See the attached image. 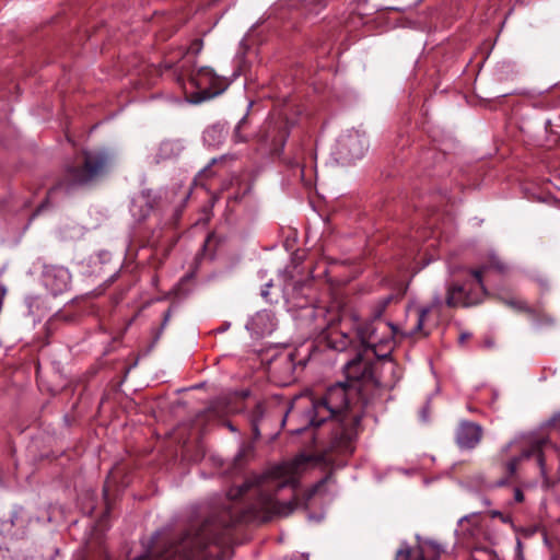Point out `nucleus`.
Here are the masks:
<instances>
[{
    "mask_svg": "<svg viewBox=\"0 0 560 560\" xmlns=\"http://www.w3.org/2000/svg\"><path fill=\"white\" fill-rule=\"evenodd\" d=\"M168 317H170V313H167V314L165 315V318H164V325H165V324H166V322L168 320Z\"/></svg>",
    "mask_w": 560,
    "mask_h": 560,
    "instance_id": "obj_38",
    "label": "nucleus"
},
{
    "mask_svg": "<svg viewBox=\"0 0 560 560\" xmlns=\"http://www.w3.org/2000/svg\"><path fill=\"white\" fill-rule=\"evenodd\" d=\"M393 300V295L389 294L385 298H382L378 302H377V306H376V310L374 312V316L375 317H380L382 315V313L384 312V310L387 307V305L392 302Z\"/></svg>",
    "mask_w": 560,
    "mask_h": 560,
    "instance_id": "obj_25",
    "label": "nucleus"
},
{
    "mask_svg": "<svg viewBox=\"0 0 560 560\" xmlns=\"http://www.w3.org/2000/svg\"><path fill=\"white\" fill-rule=\"evenodd\" d=\"M277 327L275 315L268 311L257 312L247 323L246 328L256 337L270 335Z\"/></svg>",
    "mask_w": 560,
    "mask_h": 560,
    "instance_id": "obj_13",
    "label": "nucleus"
},
{
    "mask_svg": "<svg viewBox=\"0 0 560 560\" xmlns=\"http://www.w3.org/2000/svg\"><path fill=\"white\" fill-rule=\"evenodd\" d=\"M506 483H508V479H506V478H504V479L499 480V481L497 482V486L501 487V486H504V485H506Z\"/></svg>",
    "mask_w": 560,
    "mask_h": 560,
    "instance_id": "obj_32",
    "label": "nucleus"
},
{
    "mask_svg": "<svg viewBox=\"0 0 560 560\" xmlns=\"http://www.w3.org/2000/svg\"><path fill=\"white\" fill-rule=\"evenodd\" d=\"M490 269H495L503 273L506 270V265L495 254L491 253L486 265L471 271V276L474 277L475 282L480 287L481 291H483V276Z\"/></svg>",
    "mask_w": 560,
    "mask_h": 560,
    "instance_id": "obj_19",
    "label": "nucleus"
},
{
    "mask_svg": "<svg viewBox=\"0 0 560 560\" xmlns=\"http://www.w3.org/2000/svg\"><path fill=\"white\" fill-rule=\"evenodd\" d=\"M420 418L422 421H428L429 419V407L424 406L422 410L420 411Z\"/></svg>",
    "mask_w": 560,
    "mask_h": 560,
    "instance_id": "obj_28",
    "label": "nucleus"
},
{
    "mask_svg": "<svg viewBox=\"0 0 560 560\" xmlns=\"http://www.w3.org/2000/svg\"><path fill=\"white\" fill-rule=\"evenodd\" d=\"M43 283L52 294L59 295L70 288L71 275L69 270L61 266H46L43 271Z\"/></svg>",
    "mask_w": 560,
    "mask_h": 560,
    "instance_id": "obj_11",
    "label": "nucleus"
},
{
    "mask_svg": "<svg viewBox=\"0 0 560 560\" xmlns=\"http://www.w3.org/2000/svg\"><path fill=\"white\" fill-rule=\"evenodd\" d=\"M369 148V141L359 130H349L341 135L337 141L336 154L343 164H352L363 158Z\"/></svg>",
    "mask_w": 560,
    "mask_h": 560,
    "instance_id": "obj_9",
    "label": "nucleus"
},
{
    "mask_svg": "<svg viewBox=\"0 0 560 560\" xmlns=\"http://www.w3.org/2000/svg\"><path fill=\"white\" fill-rule=\"evenodd\" d=\"M547 445H551V442L548 438L530 434L528 436L523 438L520 441H514L503 446L501 450L502 455L508 454L510 448H512L513 446H518L521 451L518 455L513 456L505 464V469L509 476H513L516 472L517 466L523 459H528L532 456H535L541 476L546 477L547 467L544 448Z\"/></svg>",
    "mask_w": 560,
    "mask_h": 560,
    "instance_id": "obj_7",
    "label": "nucleus"
},
{
    "mask_svg": "<svg viewBox=\"0 0 560 560\" xmlns=\"http://www.w3.org/2000/svg\"><path fill=\"white\" fill-rule=\"evenodd\" d=\"M357 325L358 318L350 315L342 316L337 323H331L323 332L327 347L336 351H345L353 346L358 350Z\"/></svg>",
    "mask_w": 560,
    "mask_h": 560,
    "instance_id": "obj_8",
    "label": "nucleus"
},
{
    "mask_svg": "<svg viewBox=\"0 0 560 560\" xmlns=\"http://www.w3.org/2000/svg\"><path fill=\"white\" fill-rule=\"evenodd\" d=\"M312 457L299 454L293 459L275 465L260 476H254L242 485L232 487L226 495L230 501H243L237 510L229 508L226 517L219 523L222 527L249 520L267 521L273 515L288 516L299 505L296 489L299 476Z\"/></svg>",
    "mask_w": 560,
    "mask_h": 560,
    "instance_id": "obj_1",
    "label": "nucleus"
},
{
    "mask_svg": "<svg viewBox=\"0 0 560 560\" xmlns=\"http://www.w3.org/2000/svg\"><path fill=\"white\" fill-rule=\"evenodd\" d=\"M434 305L428 307H418L415 310V323L408 330H406V335L408 336H420L427 337L431 332L432 326L429 323V315L432 312Z\"/></svg>",
    "mask_w": 560,
    "mask_h": 560,
    "instance_id": "obj_15",
    "label": "nucleus"
},
{
    "mask_svg": "<svg viewBox=\"0 0 560 560\" xmlns=\"http://www.w3.org/2000/svg\"><path fill=\"white\" fill-rule=\"evenodd\" d=\"M213 80V71L208 67L200 68L196 75L191 78V82L199 89H206Z\"/></svg>",
    "mask_w": 560,
    "mask_h": 560,
    "instance_id": "obj_20",
    "label": "nucleus"
},
{
    "mask_svg": "<svg viewBox=\"0 0 560 560\" xmlns=\"http://www.w3.org/2000/svg\"><path fill=\"white\" fill-rule=\"evenodd\" d=\"M184 150V144L179 139H167L160 143L158 152L155 154V162L160 163L176 159L180 155Z\"/></svg>",
    "mask_w": 560,
    "mask_h": 560,
    "instance_id": "obj_18",
    "label": "nucleus"
},
{
    "mask_svg": "<svg viewBox=\"0 0 560 560\" xmlns=\"http://www.w3.org/2000/svg\"><path fill=\"white\" fill-rule=\"evenodd\" d=\"M107 164L108 155L104 151H83L67 166L63 182L49 194L61 187L69 189L93 182L106 171Z\"/></svg>",
    "mask_w": 560,
    "mask_h": 560,
    "instance_id": "obj_4",
    "label": "nucleus"
},
{
    "mask_svg": "<svg viewBox=\"0 0 560 560\" xmlns=\"http://www.w3.org/2000/svg\"><path fill=\"white\" fill-rule=\"evenodd\" d=\"M553 427H559L560 430V415L556 416L551 420Z\"/></svg>",
    "mask_w": 560,
    "mask_h": 560,
    "instance_id": "obj_30",
    "label": "nucleus"
},
{
    "mask_svg": "<svg viewBox=\"0 0 560 560\" xmlns=\"http://www.w3.org/2000/svg\"><path fill=\"white\" fill-rule=\"evenodd\" d=\"M492 515L493 516H498V515H500V513L499 512H493Z\"/></svg>",
    "mask_w": 560,
    "mask_h": 560,
    "instance_id": "obj_39",
    "label": "nucleus"
},
{
    "mask_svg": "<svg viewBox=\"0 0 560 560\" xmlns=\"http://www.w3.org/2000/svg\"><path fill=\"white\" fill-rule=\"evenodd\" d=\"M208 525L198 530H188L179 541L172 542L160 553L148 550L139 560H195L197 555L211 541Z\"/></svg>",
    "mask_w": 560,
    "mask_h": 560,
    "instance_id": "obj_5",
    "label": "nucleus"
},
{
    "mask_svg": "<svg viewBox=\"0 0 560 560\" xmlns=\"http://www.w3.org/2000/svg\"><path fill=\"white\" fill-rule=\"evenodd\" d=\"M305 430V427L296 428L293 430L294 433L300 434Z\"/></svg>",
    "mask_w": 560,
    "mask_h": 560,
    "instance_id": "obj_33",
    "label": "nucleus"
},
{
    "mask_svg": "<svg viewBox=\"0 0 560 560\" xmlns=\"http://www.w3.org/2000/svg\"><path fill=\"white\" fill-rule=\"evenodd\" d=\"M253 452V447L249 444H243L234 457V469L238 470L243 467L244 463L247 460V457Z\"/></svg>",
    "mask_w": 560,
    "mask_h": 560,
    "instance_id": "obj_22",
    "label": "nucleus"
},
{
    "mask_svg": "<svg viewBox=\"0 0 560 560\" xmlns=\"http://www.w3.org/2000/svg\"><path fill=\"white\" fill-rule=\"evenodd\" d=\"M228 428L231 430V431H236V429L234 428V425L232 423H228Z\"/></svg>",
    "mask_w": 560,
    "mask_h": 560,
    "instance_id": "obj_36",
    "label": "nucleus"
},
{
    "mask_svg": "<svg viewBox=\"0 0 560 560\" xmlns=\"http://www.w3.org/2000/svg\"><path fill=\"white\" fill-rule=\"evenodd\" d=\"M203 140L208 144L214 145L222 140V128L220 126H212L205 130Z\"/></svg>",
    "mask_w": 560,
    "mask_h": 560,
    "instance_id": "obj_21",
    "label": "nucleus"
},
{
    "mask_svg": "<svg viewBox=\"0 0 560 560\" xmlns=\"http://www.w3.org/2000/svg\"><path fill=\"white\" fill-rule=\"evenodd\" d=\"M247 124V115H244L240 121L237 122V125L235 126V129H234V133H233V139L235 142H245L246 141V137L242 135V129L246 126Z\"/></svg>",
    "mask_w": 560,
    "mask_h": 560,
    "instance_id": "obj_23",
    "label": "nucleus"
},
{
    "mask_svg": "<svg viewBox=\"0 0 560 560\" xmlns=\"http://www.w3.org/2000/svg\"><path fill=\"white\" fill-rule=\"evenodd\" d=\"M272 285L271 282H268L265 284V289L261 290V296L264 299H267L268 298V294H269V288Z\"/></svg>",
    "mask_w": 560,
    "mask_h": 560,
    "instance_id": "obj_29",
    "label": "nucleus"
},
{
    "mask_svg": "<svg viewBox=\"0 0 560 560\" xmlns=\"http://www.w3.org/2000/svg\"><path fill=\"white\" fill-rule=\"evenodd\" d=\"M210 171V165L205 167L201 172H200V175H206L208 172Z\"/></svg>",
    "mask_w": 560,
    "mask_h": 560,
    "instance_id": "obj_34",
    "label": "nucleus"
},
{
    "mask_svg": "<svg viewBox=\"0 0 560 560\" xmlns=\"http://www.w3.org/2000/svg\"><path fill=\"white\" fill-rule=\"evenodd\" d=\"M482 429L479 424L463 421L456 432V442L460 448H474L481 440Z\"/></svg>",
    "mask_w": 560,
    "mask_h": 560,
    "instance_id": "obj_14",
    "label": "nucleus"
},
{
    "mask_svg": "<svg viewBox=\"0 0 560 560\" xmlns=\"http://www.w3.org/2000/svg\"><path fill=\"white\" fill-rule=\"evenodd\" d=\"M289 137V130L283 124L269 125L264 141L269 143L273 153H280Z\"/></svg>",
    "mask_w": 560,
    "mask_h": 560,
    "instance_id": "obj_17",
    "label": "nucleus"
},
{
    "mask_svg": "<svg viewBox=\"0 0 560 560\" xmlns=\"http://www.w3.org/2000/svg\"><path fill=\"white\" fill-rule=\"evenodd\" d=\"M355 337L358 339V350L368 355L371 353L380 359L386 358L393 349V340L386 323L375 320L361 323L358 319Z\"/></svg>",
    "mask_w": 560,
    "mask_h": 560,
    "instance_id": "obj_6",
    "label": "nucleus"
},
{
    "mask_svg": "<svg viewBox=\"0 0 560 560\" xmlns=\"http://www.w3.org/2000/svg\"><path fill=\"white\" fill-rule=\"evenodd\" d=\"M456 534L463 539L477 538L481 534L480 513L463 516L458 521Z\"/></svg>",
    "mask_w": 560,
    "mask_h": 560,
    "instance_id": "obj_16",
    "label": "nucleus"
},
{
    "mask_svg": "<svg viewBox=\"0 0 560 560\" xmlns=\"http://www.w3.org/2000/svg\"><path fill=\"white\" fill-rule=\"evenodd\" d=\"M164 67H165L166 69H171V68H172V65H171V63L165 62V63H164Z\"/></svg>",
    "mask_w": 560,
    "mask_h": 560,
    "instance_id": "obj_37",
    "label": "nucleus"
},
{
    "mask_svg": "<svg viewBox=\"0 0 560 560\" xmlns=\"http://www.w3.org/2000/svg\"><path fill=\"white\" fill-rule=\"evenodd\" d=\"M346 384L355 390L362 406H369L380 392V384L374 377L371 358L358 350L355 357L343 366Z\"/></svg>",
    "mask_w": 560,
    "mask_h": 560,
    "instance_id": "obj_3",
    "label": "nucleus"
},
{
    "mask_svg": "<svg viewBox=\"0 0 560 560\" xmlns=\"http://www.w3.org/2000/svg\"><path fill=\"white\" fill-rule=\"evenodd\" d=\"M362 402L358 400L355 390L343 382L328 387L326 394L319 399H311L306 410L307 423L319 427L328 419L338 420V425L331 440V447L340 453H351L352 442L358 434L362 412Z\"/></svg>",
    "mask_w": 560,
    "mask_h": 560,
    "instance_id": "obj_2",
    "label": "nucleus"
},
{
    "mask_svg": "<svg viewBox=\"0 0 560 560\" xmlns=\"http://www.w3.org/2000/svg\"><path fill=\"white\" fill-rule=\"evenodd\" d=\"M516 551L518 556L522 555V542L520 539L516 540Z\"/></svg>",
    "mask_w": 560,
    "mask_h": 560,
    "instance_id": "obj_31",
    "label": "nucleus"
},
{
    "mask_svg": "<svg viewBox=\"0 0 560 560\" xmlns=\"http://www.w3.org/2000/svg\"><path fill=\"white\" fill-rule=\"evenodd\" d=\"M504 303L516 311L530 312V310L527 307L526 303L521 300H506V301H504Z\"/></svg>",
    "mask_w": 560,
    "mask_h": 560,
    "instance_id": "obj_26",
    "label": "nucleus"
},
{
    "mask_svg": "<svg viewBox=\"0 0 560 560\" xmlns=\"http://www.w3.org/2000/svg\"><path fill=\"white\" fill-rule=\"evenodd\" d=\"M228 329V326L226 327H222V329H220V331H224Z\"/></svg>",
    "mask_w": 560,
    "mask_h": 560,
    "instance_id": "obj_40",
    "label": "nucleus"
},
{
    "mask_svg": "<svg viewBox=\"0 0 560 560\" xmlns=\"http://www.w3.org/2000/svg\"><path fill=\"white\" fill-rule=\"evenodd\" d=\"M393 300V295L389 294L385 298H382L378 302H377V306H376V310L374 312V316L375 317H380L382 315V313L384 312V310L387 307V305L392 302Z\"/></svg>",
    "mask_w": 560,
    "mask_h": 560,
    "instance_id": "obj_24",
    "label": "nucleus"
},
{
    "mask_svg": "<svg viewBox=\"0 0 560 560\" xmlns=\"http://www.w3.org/2000/svg\"><path fill=\"white\" fill-rule=\"evenodd\" d=\"M441 552V547L434 541H427L415 550L404 545L397 550L396 560H439Z\"/></svg>",
    "mask_w": 560,
    "mask_h": 560,
    "instance_id": "obj_12",
    "label": "nucleus"
},
{
    "mask_svg": "<svg viewBox=\"0 0 560 560\" xmlns=\"http://www.w3.org/2000/svg\"><path fill=\"white\" fill-rule=\"evenodd\" d=\"M486 293V288L483 287V291H481L477 282L475 288L468 287L467 283L450 284L447 287L446 304L452 307L476 305L482 301V296Z\"/></svg>",
    "mask_w": 560,
    "mask_h": 560,
    "instance_id": "obj_10",
    "label": "nucleus"
},
{
    "mask_svg": "<svg viewBox=\"0 0 560 560\" xmlns=\"http://www.w3.org/2000/svg\"><path fill=\"white\" fill-rule=\"evenodd\" d=\"M253 429H254V433H255L256 438H258L259 436V431H258V428H257V425L255 423L253 425Z\"/></svg>",
    "mask_w": 560,
    "mask_h": 560,
    "instance_id": "obj_35",
    "label": "nucleus"
},
{
    "mask_svg": "<svg viewBox=\"0 0 560 560\" xmlns=\"http://www.w3.org/2000/svg\"><path fill=\"white\" fill-rule=\"evenodd\" d=\"M514 500L518 503L523 502V500H524V494H523L522 490L518 488H516L514 490Z\"/></svg>",
    "mask_w": 560,
    "mask_h": 560,
    "instance_id": "obj_27",
    "label": "nucleus"
}]
</instances>
